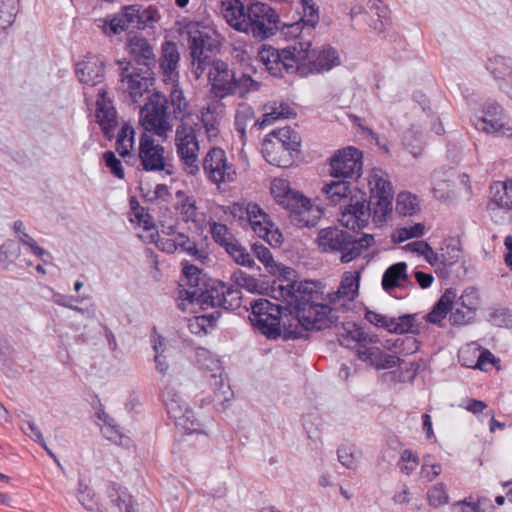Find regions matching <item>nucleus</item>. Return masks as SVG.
Wrapping results in <instances>:
<instances>
[{
    "mask_svg": "<svg viewBox=\"0 0 512 512\" xmlns=\"http://www.w3.org/2000/svg\"><path fill=\"white\" fill-rule=\"evenodd\" d=\"M298 151L284 146L279 141L265 139L262 153L267 162L277 167L286 168L293 164L294 153Z\"/></svg>",
    "mask_w": 512,
    "mask_h": 512,
    "instance_id": "28",
    "label": "nucleus"
},
{
    "mask_svg": "<svg viewBox=\"0 0 512 512\" xmlns=\"http://www.w3.org/2000/svg\"><path fill=\"white\" fill-rule=\"evenodd\" d=\"M232 214L240 219H246L252 230L271 246H278L283 241V236L274 224L268 219V215L256 203H248L246 207L233 205Z\"/></svg>",
    "mask_w": 512,
    "mask_h": 512,
    "instance_id": "9",
    "label": "nucleus"
},
{
    "mask_svg": "<svg viewBox=\"0 0 512 512\" xmlns=\"http://www.w3.org/2000/svg\"><path fill=\"white\" fill-rule=\"evenodd\" d=\"M76 74L81 83L90 87L97 86L104 80V63L96 56L86 57L77 63Z\"/></svg>",
    "mask_w": 512,
    "mask_h": 512,
    "instance_id": "26",
    "label": "nucleus"
},
{
    "mask_svg": "<svg viewBox=\"0 0 512 512\" xmlns=\"http://www.w3.org/2000/svg\"><path fill=\"white\" fill-rule=\"evenodd\" d=\"M258 120H255V113L253 108L243 102L238 104L236 113H235V129L240 134L241 139H244L246 137V130L247 127L250 126L251 129L257 128L258 126L254 125V122H257Z\"/></svg>",
    "mask_w": 512,
    "mask_h": 512,
    "instance_id": "34",
    "label": "nucleus"
},
{
    "mask_svg": "<svg viewBox=\"0 0 512 512\" xmlns=\"http://www.w3.org/2000/svg\"><path fill=\"white\" fill-rule=\"evenodd\" d=\"M252 256H255L267 269L270 274L277 273V263L269 248L262 244L254 243L251 246Z\"/></svg>",
    "mask_w": 512,
    "mask_h": 512,
    "instance_id": "42",
    "label": "nucleus"
},
{
    "mask_svg": "<svg viewBox=\"0 0 512 512\" xmlns=\"http://www.w3.org/2000/svg\"><path fill=\"white\" fill-rule=\"evenodd\" d=\"M140 124L149 132L159 137L167 136L172 131L173 124L168 112V99L165 95L154 92L140 110Z\"/></svg>",
    "mask_w": 512,
    "mask_h": 512,
    "instance_id": "7",
    "label": "nucleus"
},
{
    "mask_svg": "<svg viewBox=\"0 0 512 512\" xmlns=\"http://www.w3.org/2000/svg\"><path fill=\"white\" fill-rule=\"evenodd\" d=\"M283 207L290 211L292 221L300 227L315 226L322 215V210L299 192L290 194Z\"/></svg>",
    "mask_w": 512,
    "mask_h": 512,
    "instance_id": "20",
    "label": "nucleus"
},
{
    "mask_svg": "<svg viewBox=\"0 0 512 512\" xmlns=\"http://www.w3.org/2000/svg\"><path fill=\"white\" fill-rule=\"evenodd\" d=\"M322 284L305 280L288 284L276 282L271 286V297L285 303L290 313H295L298 324L305 331H320L330 328L337 316L327 304L318 302L322 299Z\"/></svg>",
    "mask_w": 512,
    "mask_h": 512,
    "instance_id": "2",
    "label": "nucleus"
},
{
    "mask_svg": "<svg viewBox=\"0 0 512 512\" xmlns=\"http://www.w3.org/2000/svg\"><path fill=\"white\" fill-rule=\"evenodd\" d=\"M180 210L181 215L186 222L197 221L198 211L195 201L192 198L185 196L180 203Z\"/></svg>",
    "mask_w": 512,
    "mask_h": 512,
    "instance_id": "60",
    "label": "nucleus"
},
{
    "mask_svg": "<svg viewBox=\"0 0 512 512\" xmlns=\"http://www.w3.org/2000/svg\"><path fill=\"white\" fill-rule=\"evenodd\" d=\"M454 298L455 293L451 289H447L426 315V321L432 324H440L450 312V306Z\"/></svg>",
    "mask_w": 512,
    "mask_h": 512,
    "instance_id": "35",
    "label": "nucleus"
},
{
    "mask_svg": "<svg viewBox=\"0 0 512 512\" xmlns=\"http://www.w3.org/2000/svg\"><path fill=\"white\" fill-rule=\"evenodd\" d=\"M249 319L252 325L268 339H276L281 335L280 319L283 306L273 304L267 299L250 302Z\"/></svg>",
    "mask_w": 512,
    "mask_h": 512,
    "instance_id": "10",
    "label": "nucleus"
},
{
    "mask_svg": "<svg viewBox=\"0 0 512 512\" xmlns=\"http://www.w3.org/2000/svg\"><path fill=\"white\" fill-rule=\"evenodd\" d=\"M414 320V315L410 314H405L397 318L393 317L391 333L403 334L413 332Z\"/></svg>",
    "mask_w": 512,
    "mask_h": 512,
    "instance_id": "55",
    "label": "nucleus"
},
{
    "mask_svg": "<svg viewBox=\"0 0 512 512\" xmlns=\"http://www.w3.org/2000/svg\"><path fill=\"white\" fill-rule=\"evenodd\" d=\"M490 322L498 327H512V311L506 308L496 309L490 315Z\"/></svg>",
    "mask_w": 512,
    "mask_h": 512,
    "instance_id": "58",
    "label": "nucleus"
},
{
    "mask_svg": "<svg viewBox=\"0 0 512 512\" xmlns=\"http://www.w3.org/2000/svg\"><path fill=\"white\" fill-rule=\"evenodd\" d=\"M99 25L107 36L118 35L130 29H141L144 25L143 13L137 5L125 6L110 19H100Z\"/></svg>",
    "mask_w": 512,
    "mask_h": 512,
    "instance_id": "18",
    "label": "nucleus"
},
{
    "mask_svg": "<svg viewBox=\"0 0 512 512\" xmlns=\"http://www.w3.org/2000/svg\"><path fill=\"white\" fill-rule=\"evenodd\" d=\"M400 348L397 350V354L407 356L415 353L419 348L417 339L412 335H406L401 337L399 342Z\"/></svg>",
    "mask_w": 512,
    "mask_h": 512,
    "instance_id": "61",
    "label": "nucleus"
},
{
    "mask_svg": "<svg viewBox=\"0 0 512 512\" xmlns=\"http://www.w3.org/2000/svg\"><path fill=\"white\" fill-rule=\"evenodd\" d=\"M370 186V196H381L382 194L393 193L392 185L387 179L384 171L374 168L368 179Z\"/></svg>",
    "mask_w": 512,
    "mask_h": 512,
    "instance_id": "37",
    "label": "nucleus"
},
{
    "mask_svg": "<svg viewBox=\"0 0 512 512\" xmlns=\"http://www.w3.org/2000/svg\"><path fill=\"white\" fill-rule=\"evenodd\" d=\"M279 30H281L282 34L286 38H299L296 42L307 41L305 39V34L307 35L306 25H304L301 20H298L293 23H282L280 24Z\"/></svg>",
    "mask_w": 512,
    "mask_h": 512,
    "instance_id": "48",
    "label": "nucleus"
},
{
    "mask_svg": "<svg viewBox=\"0 0 512 512\" xmlns=\"http://www.w3.org/2000/svg\"><path fill=\"white\" fill-rule=\"evenodd\" d=\"M299 1L303 10V15L299 20L306 25L307 35H310L319 22V9L313 0Z\"/></svg>",
    "mask_w": 512,
    "mask_h": 512,
    "instance_id": "39",
    "label": "nucleus"
},
{
    "mask_svg": "<svg viewBox=\"0 0 512 512\" xmlns=\"http://www.w3.org/2000/svg\"><path fill=\"white\" fill-rule=\"evenodd\" d=\"M245 20L247 26H244L243 32L251 33L259 40L273 36L281 24L277 12L270 5L262 2H254L246 8Z\"/></svg>",
    "mask_w": 512,
    "mask_h": 512,
    "instance_id": "8",
    "label": "nucleus"
},
{
    "mask_svg": "<svg viewBox=\"0 0 512 512\" xmlns=\"http://www.w3.org/2000/svg\"><path fill=\"white\" fill-rule=\"evenodd\" d=\"M196 360L202 370L210 373L209 383L214 388V401L221 404L224 410V403L233 398V391L223 378V368L220 360L205 348L197 349Z\"/></svg>",
    "mask_w": 512,
    "mask_h": 512,
    "instance_id": "13",
    "label": "nucleus"
},
{
    "mask_svg": "<svg viewBox=\"0 0 512 512\" xmlns=\"http://www.w3.org/2000/svg\"><path fill=\"white\" fill-rule=\"evenodd\" d=\"M413 140V132L406 133L404 136V145L414 157H417L422 153L423 142L420 138L415 139V143H413Z\"/></svg>",
    "mask_w": 512,
    "mask_h": 512,
    "instance_id": "64",
    "label": "nucleus"
},
{
    "mask_svg": "<svg viewBox=\"0 0 512 512\" xmlns=\"http://www.w3.org/2000/svg\"><path fill=\"white\" fill-rule=\"evenodd\" d=\"M428 501L432 506H440L448 502V495L443 483H438L427 493Z\"/></svg>",
    "mask_w": 512,
    "mask_h": 512,
    "instance_id": "56",
    "label": "nucleus"
},
{
    "mask_svg": "<svg viewBox=\"0 0 512 512\" xmlns=\"http://www.w3.org/2000/svg\"><path fill=\"white\" fill-rule=\"evenodd\" d=\"M474 312L462 308L461 305L453 303L450 306L449 321L452 325L463 326L474 318Z\"/></svg>",
    "mask_w": 512,
    "mask_h": 512,
    "instance_id": "47",
    "label": "nucleus"
},
{
    "mask_svg": "<svg viewBox=\"0 0 512 512\" xmlns=\"http://www.w3.org/2000/svg\"><path fill=\"white\" fill-rule=\"evenodd\" d=\"M121 89L128 94L133 103H137L144 93L149 92L153 84L151 68L138 67L132 62L119 61Z\"/></svg>",
    "mask_w": 512,
    "mask_h": 512,
    "instance_id": "14",
    "label": "nucleus"
},
{
    "mask_svg": "<svg viewBox=\"0 0 512 512\" xmlns=\"http://www.w3.org/2000/svg\"><path fill=\"white\" fill-rule=\"evenodd\" d=\"M266 139L279 141L284 146L293 148L298 151L300 146V138L293 129L290 127H283L279 130L272 131Z\"/></svg>",
    "mask_w": 512,
    "mask_h": 512,
    "instance_id": "40",
    "label": "nucleus"
},
{
    "mask_svg": "<svg viewBox=\"0 0 512 512\" xmlns=\"http://www.w3.org/2000/svg\"><path fill=\"white\" fill-rule=\"evenodd\" d=\"M186 285L188 286V289L184 290L181 296L189 302L196 303L201 306V303L198 301V299L189 297V292H193L195 290L204 292L207 288H209L211 282L206 284L203 275H198L195 276V278L191 277V279H186Z\"/></svg>",
    "mask_w": 512,
    "mask_h": 512,
    "instance_id": "51",
    "label": "nucleus"
},
{
    "mask_svg": "<svg viewBox=\"0 0 512 512\" xmlns=\"http://www.w3.org/2000/svg\"><path fill=\"white\" fill-rule=\"evenodd\" d=\"M359 280V272L345 273L337 291L327 295L329 302L333 305H337L339 303L343 306L346 301L354 300L358 295Z\"/></svg>",
    "mask_w": 512,
    "mask_h": 512,
    "instance_id": "29",
    "label": "nucleus"
},
{
    "mask_svg": "<svg viewBox=\"0 0 512 512\" xmlns=\"http://www.w3.org/2000/svg\"><path fill=\"white\" fill-rule=\"evenodd\" d=\"M396 209L404 216L414 214L418 209L417 197L409 192L399 193L396 201Z\"/></svg>",
    "mask_w": 512,
    "mask_h": 512,
    "instance_id": "45",
    "label": "nucleus"
},
{
    "mask_svg": "<svg viewBox=\"0 0 512 512\" xmlns=\"http://www.w3.org/2000/svg\"><path fill=\"white\" fill-rule=\"evenodd\" d=\"M263 119L261 121L254 122L258 129H261L267 125L272 124L278 119H288L295 115L291 107L286 103H277L265 105Z\"/></svg>",
    "mask_w": 512,
    "mask_h": 512,
    "instance_id": "32",
    "label": "nucleus"
},
{
    "mask_svg": "<svg viewBox=\"0 0 512 512\" xmlns=\"http://www.w3.org/2000/svg\"><path fill=\"white\" fill-rule=\"evenodd\" d=\"M128 52L132 58V62L135 66L152 68L155 66V54L153 47L149 42L139 36H133L128 39L127 43Z\"/></svg>",
    "mask_w": 512,
    "mask_h": 512,
    "instance_id": "27",
    "label": "nucleus"
},
{
    "mask_svg": "<svg viewBox=\"0 0 512 512\" xmlns=\"http://www.w3.org/2000/svg\"><path fill=\"white\" fill-rule=\"evenodd\" d=\"M172 106V114L174 119H183L188 108V102L183 91L174 86L170 92L168 104Z\"/></svg>",
    "mask_w": 512,
    "mask_h": 512,
    "instance_id": "41",
    "label": "nucleus"
},
{
    "mask_svg": "<svg viewBox=\"0 0 512 512\" xmlns=\"http://www.w3.org/2000/svg\"><path fill=\"white\" fill-rule=\"evenodd\" d=\"M488 211L495 223L504 222L512 212V180L497 181L490 187Z\"/></svg>",
    "mask_w": 512,
    "mask_h": 512,
    "instance_id": "21",
    "label": "nucleus"
},
{
    "mask_svg": "<svg viewBox=\"0 0 512 512\" xmlns=\"http://www.w3.org/2000/svg\"><path fill=\"white\" fill-rule=\"evenodd\" d=\"M88 490V486L79 480L77 496L79 502L90 512H102Z\"/></svg>",
    "mask_w": 512,
    "mask_h": 512,
    "instance_id": "54",
    "label": "nucleus"
},
{
    "mask_svg": "<svg viewBox=\"0 0 512 512\" xmlns=\"http://www.w3.org/2000/svg\"><path fill=\"white\" fill-rule=\"evenodd\" d=\"M103 160L109 168L110 172L117 178H124V168L120 159L116 157L113 151H106L103 153Z\"/></svg>",
    "mask_w": 512,
    "mask_h": 512,
    "instance_id": "57",
    "label": "nucleus"
},
{
    "mask_svg": "<svg viewBox=\"0 0 512 512\" xmlns=\"http://www.w3.org/2000/svg\"><path fill=\"white\" fill-rule=\"evenodd\" d=\"M162 398L168 416L174 420L175 425L184 433H203L201 423L195 418L183 398L171 386H165Z\"/></svg>",
    "mask_w": 512,
    "mask_h": 512,
    "instance_id": "11",
    "label": "nucleus"
},
{
    "mask_svg": "<svg viewBox=\"0 0 512 512\" xmlns=\"http://www.w3.org/2000/svg\"><path fill=\"white\" fill-rule=\"evenodd\" d=\"M296 192L284 180H274L271 184V193L282 206L288 200L290 194H295Z\"/></svg>",
    "mask_w": 512,
    "mask_h": 512,
    "instance_id": "52",
    "label": "nucleus"
},
{
    "mask_svg": "<svg viewBox=\"0 0 512 512\" xmlns=\"http://www.w3.org/2000/svg\"><path fill=\"white\" fill-rule=\"evenodd\" d=\"M210 36L198 29L189 30V48L192 57L193 72L196 78H200L207 69L211 57L207 55V45Z\"/></svg>",
    "mask_w": 512,
    "mask_h": 512,
    "instance_id": "22",
    "label": "nucleus"
},
{
    "mask_svg": "<svg viewBox=\"0 0 512 512\" xmlns=\"http://www.w3.org/2000/svg\"><path fill=\"white\" fill-rule=\"evenodd\" d=\"M259 58L267 71L274 77L284 74H297L307 77L311 74L324 73L340 65V57L331 46L311 50V41L291 44L283 49L263 48Z\"/></svg>",
    "mask_w": 512,
    "mask_h": 512,
    "instance_id": "1",
    "label": "nucleus"
},
{
    "mask_svg": "<svg viewBox=\"0 0 512 512\" xmlns=\"http://www.w3.org/2000/svg\"><path fill=\"white\" fill-rule=\"evenodd\" d=\"M365 319L377 326L386 329L387 331L391 332V327L393 324V317H388L385 315H382L380 313L368 310L365 313Z\"/></svg>",
    "mask_w": 512,
    "mask_h": 512,
    "instance_id": "59",
    "label": "nucleus"
},
{
    "mask_svg": "<svg viewBox=\"0 0 512 512\" xmlns=\"http://www.w3.org/2000/svg\"><path fill=\"white\" fill-rule=\"evenodd\" d=\"M367 345L368 344H364L357 349V357L359 360L377 369L381 349L378 347H368Z\"/></svg>",
    "mask_w": 512,
    "mask_h": 512,
    "instance_id": "50",
    "label": "nucleus"
},
{
    "mask_svg": "<svg viewBox=\"0 0 512 512\" xmlns=\"http://www.w3.org/2000/svg\"><path fill=\"white\" fill-rule=\"evenodd\" d=\"M225 251L240 266L252 268L255 265L252 254L237 239L232 241Z\"/></svg>",
    "mask_w": 512,
    "mask_h": 512,
    "instance_id": "38",
    "label": "nucleus"
},
{
    "mask_svg": "<svg viewBox=\"0 0 512 512\" xmlns=\"http://www.w3.org/2000/svg\"><path fill=\"white\" fill-rule=\"evenodd\" d=\"M362 152L354 147L338 150L330 159V175L342 180L331 181L322 187V193L330 205L347 201L351 194L350 183L346 179H357L362 170Z\"/></svg>",
    "mask_w": 512,
    "mask_h": 512,
    "instance_id": "3",
    "label": "nucleus"
},
{
    "mask_svg": "<svg viewBox=\"0 0 512 512\" xmlns=\"http://www.w3.org/2000/svg\"><path fill=\"white\" fill-rule=\"evenodd\" d=\"M487 69L497 81L512 83V61L503 56L490 58L486 65Z\"/></svg>",
    "mask_w": 512,
    "mask_h": 512,
    "instance_id": "33",
    "label": "nucleus"
},
{
    "mask_svg": "<svg viewBox=\"0 0 512 512\" xmlns=\"http://www.w3.org/2000/svg\"><path fill=\"white\" fill-rule=\"evenodd\" d=\"M210 94L213 98L224 99L228 96L238 95L246 98L250 93L260 88V83L253 80L248 74L236 77L228 64L222 60H211L207 65Z\"/></svg>",
    "mask_w": 512,
    "mask_h": 512,
    "instance_id": "5",
    "label": "nucleus"
},
{
    "mask_svg": "<svg viewBox=\"0 0 512 512\" xmlns=\"http://www.w3.org/2000/svg\"><path fill=\"white\" fill-rule=\"evenodd\" d=\"M231 280L238 288H244L252 293L259 292L260 285L258 281L240 269L231 274Z\"/></svg>",
    "mask_w": 512,
    "mask_h": 512,
    "instance_id": "46",
    "label": "nucleus"
},
{
    "mask_svg": "<svg viewBox=\"0 0 512 512\" xmlns=\"http://www.w3.org/2000/svg\"><path fill=\"white\" fill-rule=\"evenodd\" d=\"M221 12L227 23L243 32L246 22V8L240 0H221Z\"/></svg>",
    "mask_w": 512,
    "mask_h": 512,
    "instance_id": "30",
    "label": "nucleus"
},
{
    "mask_svg": "<svg viewBox=\"0 0 512 512\" xmlns=\"http://www.w3.org/2000/svg\"><path fill=\"white\" fill-rule=\"evenodd\" d=\"M162 52L160 68L163 74L171 79L172 75L176 72L180 55L176 45L171 42H166L163 45Z\"/></svg>",
    "mask_w": 512,
    "mask_h": 512,
    "instance_id": "36",
    "label": "nucleus"
},
{
    "mask_svg": "<svg viewBox=\"0 0 512 512\" xmlns=\"http://www.w3.org/2000/svg\"><path fill=\"white\" fill-rule=\"evenodd\" d=\"M481 116L471 118L476 130L486 134L508 135L511 128L508 125V117L503 107L495 100H486L481 109Z\"/></svg>",
    "mask_w": 512,
    "mask_h": 512,
    "instance_id": "15",
    "label": "nucleus"
},
{
    "mask_svg": "<svg viewBox=\"0 0 512 512\" xmlns=\"http://www.w3.org/2000/svg\"><path fill=\"white\" fill-rule=\"evenodd\" d=\"M20 253L19 247L13 241H7L0 246L1 261H12L18 257Z\"/></svg>",
    "mask_w": 512,
    "mask_h": 512,
    "instance_id": "63",
    "label": "nucleus"
},
{
    "mask_svg": "<svg viewBox=\"0 0 512 512\" xmlns=\"http://www.w3.org/2000/svg\"><path fill=\"white\" fill-rule=\"evenodd\" d=\"M164 152L163 146L155 143L151 135L142 134L138 157L145 171H165L172 174L173 166L167 163Z\"/></svg>",
    "mask_w": 512,
    "mask_h": 512,
    "instance_id": "19",
    "label": "nucleus"
},
{
    "mask_svg": "<svg viewBox=\"0 0 512 512\" xmlns=\"http://www.w3.org/2000/svg\"><path fill=\"white\" fill-rule=\"evenodd\" d=\"M106 91L99 89V98L96 102V119L99 123L104 136L111 140L114 137L115 129L118 125L117 112L111 102H106Z\"/></svg>",
    "mask_w": 512,
    "mask_h": 512,
    "instance_id": "23",
    "label": "nucleus"
},
{
    "mask_svg": "<svg viewBox=\"0 0 512 512\" xmlns=\"http://www.w3.org/2000/svg\"><path fill=\"white\" fill-rule=\"evenodd\" d=\"M348 201L341 212L339 221L344 227L355 231L367 226L372 212L376 221H384L392 212L393 193L370 196L367 203L365 193L358 191L351 195Z\"/></svg>",
    "mask_w": 512,
    "mask_h": 512,
    "instance_id": "4",
    "label": "nucleus"
},
{
    "mask_svg": "<svg viewBox=\"0 0 512 512\" xmlns=\"http://www.w3.org/2000/svg\"><path fill=\"white\" fill-rule=\"evenodd\" d=\"M176 244H178V250L187 253L197 260L206 258L205 252L199 249L196 243L184 234H178V242Z\"/></svg>",
    "mask_w": 512,
    "mask_h": 512,
    "instance_id": "49",
    "label": "nucleus"
},
{
    "mask_svg": "<svg viewBox=\"0 0 512 512\" xmlns=\"http://www.w3.org/2000/svg\"><path fill=\"white\" fill-rule=\"evenodd\" d=\"M132 214L137 219L138 223L141 224L145 230H150L154 227L153 217L146 212L144 207H133Z\"/></svg>",
    "mask_w": 512,
    "mask_h": 512,
    "instance_id": "62",
    "label": "nucleus"
},
{
    "mask_svg": "<svg viewBox=\"0 0 512 512\" xmlns=\"http://www.w3.org/2000/svg\"><path fill=\"white\" fill-rule=\"evenodd\" d=\"M203 170L207 178L220 185L222 183H231L236 180V169L232 162L227 158L226 152L219 148H211L203 160Z\"/></svg>",
    "mask_w": 512,
    "mask_h": 512,
    "instance_id": "16",
    "label": "nucleus"
},
{
    "mask_svg": "<svg viewBox=\"0 0 512 512\" xmlns=\"http://www.w3.org/2000/svg\"><path fill=\"white\" fill-rule=\"evenodd\" d=\"M317 243L322 252L339 253L340 261L348 263L359 257L374 243L371 234H357L338 227L321 229L317 236Z\"/></svg>",
    "mask_w": 512,
    "mask_h": 512,
    "instance_id": "6",
    "label": "nucleus"
},
{
    "mask_svg": "<svg viewBox=\"0 0 512 512\" xmlns=\"http://www.w3.org/2000/svg\"><path fill=\"white\" fill-rule=\"evenodd\" d=\"M338 341L341 346L346 348H359L364 344H376L380 341L375 334H369L356 323H345L342 330L338 333Z\"/></svg>",
    "mask_w": 512,
    "mask_h": 512,
    "instance_id": "24",
    "label": "nucleus"
},
{
    "mask_svg": "<svg viewBox=\"0 0 512 512\" xmlns=\"http://www.w3.org/2000/svg\"><path fill=\"white\" fill-rule=\"evenodd\" d=\"M134 145L135 131L132 126L124 124L117 134L116 151L125 159L126 163H130V160H136L135 155L131 154Z\"/></svg>",
    "mask_w": 512,
    "mask_h": 512,
    "instance_id": "31",
    "label": "nucleus"
},
{
    "mask_svg": "<svg viewBox=\"0 0 512 512\" xmlns=\"http://www.w3.org/2000/svg\"><path fill=\"white\" fill-rule=\"evenodd\" d=\"M455 303L461 305L464 309L474 312L475 315L479 306V298L476 289L472 287L465 289L459 300Z\"/></svg>",
    "mask_w": 512,
    "mask_h": 512,
    "instance_id": "53",
    "label": "nucleus"
},
{
    "mask_svg": "<svg viewBox=\"0 0 512 512\" xmlns=\"http://www.w3.org/2000/svg\"><path fill=\"white\" fill-rule=\"evenodd\" d=\"M18 0H1L0 2V28L5 30L15 21L18 9Z\"/></svg>",
    "mask_w": 512,
    "mask_h": 512,
    "instance_id": "43",
    "label": "nucleus"
},
{
    "mask_svg": "<svg viewBox=\"0 0 512 512\" xmlns=\"http://www.w3.org/2000/svg\"><path fill=\"white\" fill-rule=\"evenodd\" d=\"M189 297L198 299L202 309L221 307L226 310H234L241 305L240 290L221 281L211 280V285L204 292L195 290L189 292Z\"/></svg>",
    "mask_w": 512,
    "mask_h": 512,
    "instance_id": "12",
    "label": "nucleus"
},
{
    "mask_svg": "<svg viewBox=\"0 0 512 512\" xmlns=\"http://www.w3.org/2000/svg\"><path fill=\"white\" fill-rule=\"evenodd\" d=\"M381 285L383 290L389 294H392L397 288H413L414 284L407 273V264L397 262L390 265L383 273Z\"/></svg>",
    "mask_w": 512,
    "mask_h": 512,
    "instance_id": "25",
    "label": "nucleus"
},
{
    "mask_svg": "<svg viewBox=\"0 0 512 512\" xmlns=\"http://www.w3.org/2000/svg\"><path fill=\"white\" fill-rule=\"evenodd\" d=\"M210 232L214 241L226 249L236 238L224 224L213 222L210 224Z\"/></svg>",
    "mask_w": 512,
    "mask_h": 512,
    "instance_id": "44",
    "label": "nucleus"
},
{
    "mask_svg": "<svg viewBox=\"0 0 512 512\" xmlns=\"http://www.w3.org/2000/svg\"><path fill=\"white\" fill-rule=\"evenodd\" d=\"M175 144L186 171L195 175L199 171V146L193 128L183 123L179 125L176 129Z\"/></svg>",
    "mask_w": 512,
    "mask_h": 512,
    "instance_id": "17",
    "label": "nucleus"
}]
</instances>
